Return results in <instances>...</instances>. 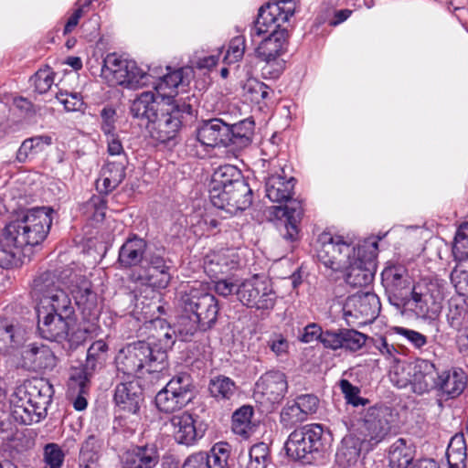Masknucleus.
Here are the masks:
<instances>
[{
  "instance_id": "61",
  "label": "nucleus",
  "mask_w": 468,
  "mask_h": 468,
  "mask_svg": "<svg viewBox=\"0 0 468 468\" xmlns=\"http://www.w3.org/2000/svg\"><path fill=\"white\" fill-rule=\"evenodd\" d=\"M306 420L307 417L301 410L295 400L292 404L287 403L281 412V422L284 426H293Z\"/></svg>"
},
{
  "instance_id": "59",
  "label": "nucleus",
  "mask_w": 468,
  "mask_h": 468,
  "mask_svg": "<svg viewBox=\"0 0 468 468\" xmlns=\"http://www.w3.org/2000/svg\"><path fill=\"white\" fill-rule=\"evenodd\" d=\"M373 346L379 354L389 363L396 364L399 362V351L388 338L383 335H378L372 338Z\"/></svg>"
},
{
  "instance_id": "40",
  "label": "nucleus",
  "mask_w": 468,
  "mask_h": 468,
  "mask_svg": "<svg viewBox=\"0 0 468 468\" xmlns=\"http://www.w3.org/2000/svg\"><path fill=\"white\" fill-rule=\"evenodd\" d=\"M108 345L103 340L93 342L88 348L86 361L82 368L73 374L80 375L83 373L87 378H90L97 368L103 366L108 356Z\"/></svg>"
},
{
  "instance_id": "10",
  "label": "nucleus",
  "mask_w": 468,
  "mask_h": 468,
  "mask_svg": "<svg viewBox=\"0 0 468 468\" xmlns=\"http://www.w3.org/2000/svg\"><path fill=\"white\" fill-rule=\"evenodd\" d=\"M281 22L273 24L268 31L270 35L261 40L256 49L258 58L266 62L262 68L263 75H268L271 79H277L282 74L283 60L280 61L278 58L287 50L288 46L289 32L286 28H281ZM264 35L265 33L261 37ZM250 37L254 41L259 36L254 37L250 36Z\"/></svg>"
},
{
  "instance_id": "9",
  "label": "nucleus",
  "mask_w": 468,
  "mask_h": 468,
  "mask_svg": "<svg viewBox=\"0 0 468 468\" xmlns=\"http://www.w3.org/2000/svg\"><path fill=\"white\" fill-rule=\"evenodd\" d=\"M393 421V410L388 406L375 405L366 411L356 430L366 452L372 451L391 433Z\"/></svg>"
},
{
  "instance_id": "28",
  "label": "nucleus",
  "mask_w": 468,
  "mask_h": 468,
  "mask_svg": "<svg viewBox=\"0 0 468 468\" xmlns=\"http://www.w3.org/2000/svg\"><path fill=\"white\" fill-rule=\"evenodd\" d=\"M128 160L126 156H120L118 159H108L101 170V177L97 181V190L100 193L108 195L116 189L126 176V166Z\"/></svg>"
},
{
  "instance_id": "44",
  "label": "nucleus",
  "mask_w": 468,
  "mask_h": 468,
  "mask_svg": "<svg viewBox=\"0 0 468 468\" xmlns=\"http://www.w3.org/2000/svg\"><path fill=\"white\" fill-rule=\"evenodd\" d=\"M90 378L81 373L80 375L71 374L68 382V393L72 397L73 408L81 411L88 406L86 395L89 393Z\"/></svg>"
},
{
  "instance_id": "36",
  "label": "nucleus",
  "mask_w": 468,
  "mask_h": 468,
  "mask_svg": "<svg viewBox=\"0 0 468 468\" xmlns=\"http://www.w3.org/2000/svg\"><path fill=\"white\" fill-rule=\"evenodd\" d=\"M159 458L157 447L154 444H146L126 452L123 464L126 468H154Z\"/></svg>"
},
{
  "instance_id": "38",
  "label": "nucleus",
  "mask_w": 468,
  "mask_h": 468,
  "mask_svg": "<svg viewBox=\"0 0 468 468\" xmlns=\"http://www.w3.org/2000/svg\"><path fill=\"white\" fill-rule=\"evenodd\" d=\"M363 450L365 451L364 441L357 434L346 435L337 449L336 462L343 468L354 465L359 460Z\"/></svg>"
},
{
  "instance_id": "49",
  "label": "nucleus",
  "mask_w": 468,
  "mask_h": 468,
  "mask_svg": "<svg viewBox=\"0 0 468 468\" xmlns=\"http://www.w3.org/2000/svg\"><path fill=\"white\" fill-rule=\"evenodd\" d=\"M453 256L457 263L452 271V280H457L456 289L468 296V250H460L459 255L453 253Z\"/></svg>"
},
{
  "instance_id": "33",
  "label": "nucleus",
  "mask_w": 468,
  "mask_h": 468,
  "mask_svg": "<svg viewBox=\"0 0 468 468\" xmlns=\"http://www.w3.org/2000/svg\"><path fill=\"white\" fill-rule=\"evenodd\" d=\"M435 364L427 359H417L412 375V386L415 392L423 394L435 390L440 377Z\"/></svg>"
},
{
  "instance_id": "1",
  "label": "nucleus",
  "mask_w": 468,
  "mask_h": 468,
  "mask_svg": "<svg viewBox=\"0 0 468 468\" xmlns=\"http://www.w3.org/2000/svg\"><path fill=\"white\" fill-rule=\"evenodd\" d=\"M296 180L293 176H284L280 174L271 175L265 182L266 197L274 203L289 202L282 206H273L270 208L273 218L283 222L284 231L282 235L284 239L293 242L298 239V225L303 215L302 202L292 199L294 194Z\"/></svg>"
},
{
  "instance_id": "15",
  "label": "nucleus",
  "mask_w": 468,
  "mask_h": 468,
  "mask_svg": "<svg viewBox=\"0 0 468 468\" xmlns=\"http://www.w3.org/2000/svg\"><path fill=\"white\" fill-rule=\"evenodd\" d=\"M144 401V391L135 379L123 378L115 385L113 402L120 420L131 417L132 424H138L140 410Z\"/></svg>"
},
{
  "instance_id": "46",
  "label": "nucleus",
  "mask_w": 468,
  "mask_h": 468,
  "mask_svg": "<svg viewBox=\"0 0 468 468\" xmlns=\"http://www.w3.org/2000/svg\"><path fill=\"white\" fill-rule=\"evenodd\" d=\"M208 391L217 401H226L234 397L237 386L230 378L218 375L210 379Z\"/></svg>"
},
{
  "instance_id": "22",
  "label": "nucleus",
  "mask_w": 468,
  "mask_h": 468,
  "mask_svg": "<svg viewBox=\"0 0 468 468\" xmlns=\"http://www.w3.org/2000/svg\"><path fill=\"white\" fill-rule=\"evenodd\" d=\"M293 0H277V3L267 4L259 9V14L250 28L252 37L268 32L274 23L288 22L294 14Z\"/></svg>"
},
{
  "instance_id": "3",
  "label": "nucleus",
  "mask_w": 468,
  "mask_h": 468,
  "mask_svg": "<svg viewBox=\"0 0 468 468\" xmlns=\"http://www.w3.org/2000/svg\"><path fill=\"white\" fill-rule=\"evenodd\" d=\"M52 386L43 380L27 381L15 392L14 417L24 425L37 423L47 416Z\"/></svg>"
},
{
  "instance_id": "11",
  "label": "nucleus",
  "mask_w": 468,
  "mask_h": 468,
  "mask_svg": "<svg viewBox=\"0 0 468 468\" xmlns=\"http://www.w3.org/2000/svg\"><path fill=\"white\" fill-rule=\"evenodd\" d=\"M178 306L180 310L192 314L201 323L205 332L212 328L218 321V301L202 287L191 286L181 293Z\"/></svg>"
},
{
  "instance_id": "48",
  "label": "nucleus",
  "mask_w": 468,
  "mask_h": 468,
  "mask_svg": "<svg viewBox=\"0 0 468 468\" xmlns=\"http://www.w3.org/2000/svg\"><path fill=\"white\" fill-rule=\"evenodd\" d=\"M52 144V137L48 134L37 135L23 141L16 153V160L25 163L29 154L44 151L46 146Z\"/></svg>"
},
{
  "instance_id": "39",
  "label": "nucleus",
  "mask_w": 468,
  "mask_h": 468,
  "mask_svg": "<svg viewBox=\"0 0 468 468\" xmlns=\"http://www.w3.org/2000/svg\"><path fill=\"white\" fill-rule=\"evenodd\" d=\"M254 128L255 122L250 118L229 124L228 137L229 140L227 142V147L241 150L249 146L252 143Z\"/></svg>"
},
{
  "instance_id": "21",
  "label": "nucleus",
  "mask_w": 468,
  "mask_h": 468,
  "mask_svg": "<svg viewBox=\"0 0 468 468\" xmlns=\"http://www.w3.org/2000/svg\"><path fill=\"white\" fill-rule=\"evenodd\" d=\"M381 283L391 304L400 307L412 288L407 268L399 262L388 261L381 272Z\"/></svg>"
},
{
  "instance_id": "45",
  "label": "nucleus",
  "mask_w": 468,
  "mask_h": 468,
  "mask_svg": "<svg viewBox=\"0 0 468 468\" xmlns=\"http://www.w3.org/2000/svg\"><path fill=\"white\" fill-rule=\"evenodd\" d=\"M183 69H178L167 72L165 75L159 77L157 82L152 81L154 77L151 75L150 83L153 85L156 92L165 99H170L176 93V89L184 83Z\"/></svg>"
},
{
  "instance_id": "25",
  "label": "nucleus",
  "mask_w": 468,
  "mask_h": 468,
  "mask_svg": "<svg viewBox=\"0 0 468 468\" xmlns=\"http://www.w3.org/2000/svg\"><path fill=\"white\" fill-rule=\"evenodd\" d=\"M197 142L207 149L227 147L229 123L219 118L202 121L196 129Z\"/></svg>"
},
{
  "instance_id": "50",
  "label": "nucleus",
  "mask_w": 468,
  "mask_h": 468,
  "mask_svg": "<svg viewBox=\"0 0 468 468\" xmlns=\"http://www.w3.org/2000/svg\"><path fill=\"white\" fill-rule=\"evenodd\" d=\"M230 453L231 446L226 441H218L205 452V459L209 468H230Z\"/></svg>"
},
{
  "instance_id": "58",
  "label": "nucleus",
  "mask_w": 468,
  "mask_h": 468,
  "mask_svg": "<svg viewBox=\"0 0 468 468\" xmlns=\"http://www.w3.org/2000/svg\"><path fill=\"white\" fill-rule=\"evenodd\" d=\"M65 456L62 447L58 443H47L43 448V468H61Z\"/></svg>"
},
{
  "instance_id": "37",
  "label": "nucleus",
  "mask_w": 468,
  "mask_h": 468,
  "mask_svg": "<svg viewBox=\"0 0 468 468\" xmlns=\"http://www.w3.org/2000/svg\"><path fill=\"white\" fill-rule=\"evenodd\" d=\"M149 328L150 330L153 328L155 333H152L148 336L146 343L151 344L154 353L163 352L165 360L167 350L172 348L175 344L174 335L176 330H172L164 319L159 318L151 321Z\"/></svg>"
},
{
  "instance_id": "6",
  "label": "nucleus",
  "mask_w": 468,
  "mask_h": 468,
  "mask_svg": "<svg viewBox=\"0 0 468 468\" xmlns=\"http://www.w3.org/2000/svg\"><path fill=\"white\" fill-rule=\"evenodd\" d=\"M443 299L442 288L437 282L421 280L413 284L400 306L419 318L433 320L441 312Z\"/></svg>"
},
{
  "instance_id": "35",
  "label": "nucleus",
  "mask_w": 468,
  "mask_h": 468,
  "mask_svg": "<svg viewBox=\"0 0 468 468\" xmlns=\"http://www.w3.org/2000/svg\"><path fill=\"white\" fill-rule=\"evenodd\" d=\"M23 357L28 367L36 372L50 371L57 364L54 353L45 345H31L25 351Z\"/></svg>"
},
{
  "instance_id": "7",
  "label": "nucleus",
  "mask_w": 468,
  "mask_h": 468,
  "mask_svg": "<svg viewBox=\"0 0 468 468\" xmlns=\"http://www.w3.org/2000/svg\"><path fill=\"white\" fill-rule=\"evenodd\" d=\"M101 77L110 86L138 89L150 83L151 74L140 69L134 60L122 58L116 53L108 54L101 66Z\"/></svg>"
},
{
  "instance_id": "16",
  "label": "nucleus",
  "mask_w": 468,
  "mask_h": 468,
  "mask_svg": "<svg viewBox=\"0 0 468 468\" xmlns=\"http://www.w3.org/2000/svg\"><path fill=\"white\" fill-rule=\"evenodd\" d=\"M37 313V330L42 338L51 342L62 343L69 341L71 344L79 345L86 339L90 331L86 328L79 329L77 332L69 334L74 319H64L54 314L46 313V311Z\"/></svg>"
},
{
  "instance_id": "47",
  "label": "nucleus",
  "mask_w": 468,
  "mask_h": 468,
  "mask_svg": "<svg viewBox=\"0 0 468 468\" xmlns=\"http://www.w3.org/2000/svg\"><path fill=\"white\" fill-rule=\"evenodd\" d=\"M24 247L18 246L16 242L5 240V228L3 230L0 240V267L3 269H13L21 265V250Z\"/></svg>"
},
{
  "instance_id": "24",
  "label": "nucleus",
  "mask_w": 468,
  "mask_h": 468,
  "mask_svg": "<svg viewBox=\"0 0 468 468\" xmlns=\"http://www.w3.org/2000/svg\"><path fill=\"white\" fill-rule=\"evenodd\" d=\"M252 190L243 178L219 196L218 204H212L214 207L224 209L229 214H236L250 207L252 204Z\"/></svg>"
},
{
  "instance_id": "32",
  "label": "nucleus",
  "mask_w": 468,
  "mask_h": 468,
  "mask_svg": "<svg viewBox=\"0 0 468 468\" xmlns=\"http://www.w3.org/2000/svg\"><path fill=\"white\" fill-rule=\"evenodd\" d=\"M239 256L229 250L213 251L207 254L204 260L205 272L212 279H218L219 275H226L239 267Z\"/></svg>"
},
{
  "instance_id": "51",
  "label": "nucleus",
  "mask_w": 468,
  "mask_h": 468,
  "mask_svg": "<svg viewBox=\"0 0 468 468\" xmlns=\"http://www.w3.org/2000/svg\"><path fill=\"white\" fill-rule=\"evenodd\" d=\"M100 448V441L96 436L90 435L80 451V468H98Z\"/></svg>"
},
{
  "instance_id": "14",
  "label": "nucleus",
  "mask_w": 468,
  "mask_h": 468,
  "mask_svg": "<svg viewBox=\"0 0 468 468\" xmlns=\"http://www.w3.org/2000/svg\"><path fill=\"white\" fill-rule=\"evenodd\" d=\"M324 428L321 424L312 423L294 430L284 444L286 454L295 461H309L314 452L323 451L324 447Z\"/></svg>"
},
{
  "instance_id": "13",
  "label": "nucleus",
  "mask_w": 468,
  "mask_h": 468,
  "mask_svg": "<svg viewBox=\"0 0 468 468\" xmlns=\"http://www.w3.org/2000/svg\"><path fill=\"white\" fill-rule=\"evenodd\" d=\"M378 241L358 245L355 254L343 269L346 270V282L352 287H366L371 283L377 269Z\"/></svg>"
},
{
  "instance_id": "23",
  "label": "nucleus",
  "mask_w": 468,
  "mask_h": 468,
  "mask_svg": "<svg viewBox=\"0 0 468 468\" xmlns=\"http://www.w3.org/2000/svg\"><path fill=\"white\" fill-rule=\"evenodd\" d=\"M381 303L378 296L373 292H357L348 296L345 303L346 314L356 319H362L363 323L373 322L379 314Z\"/></svg>"
},
{
  "instance_id": "27",
  "label": "nucleus",
  "mask_w": 468,
  "mask_h": 468,
  "mask_svg": "<svg viewBox=\"0 0 468 468\" xmlns=\"http://www.w3.org/2000/svg\"><path fill=\"white\" fill-rule=\"evenodd\" d=\"M468 378L460 367L441 370L435 391L444 399L459 397L466 388Z\"/></svg>"
},
{
  "instance_id": "63",
  "label": "nucleus",
  "mask_w": 468,
  "mask_h": 468,
  "mask_svg": "<svg viewBox=\"0 0 468 468\" xmlns=\"http://www.w3.org/2000/svg\"><path fill=\"white\" fill-rule=\"evenodd\" d=\"M332 334V330H323L321 326L316 324H310L304 327V332L301 336V341L303 343H310L314 340H319L324 348L328 349L326 335Z\"/></svg>"
},
{
  "instance_id": "57",
  "label": "nucleus",
  "mask_w": 468,
  "mask_h": 468,
  "mask_svg": "<svg viewBox=\"0 0 468 468\" xmlns=\"http://www.w3.org/2000/svg\"><path fill=\"white\" fill-rule=\"evenodd\" d=\"M222 225V219L212 213H206L197 221V224L194 226V232L200 236L215 235L221 231Z\"/></svg>"
},
{
  "instance_id": "43",
  "label": "nucleus",
  "mask_w": 468,
  "mask_h": 468,
  "mask_svg": "<svg viewBox=\"0 0 468 468\" xmlns=\"http://www.w3.org/2000/svg\"><path fill=\"white\" fill-rule=\"evenodd\" d=\"M415 451L403 438L396 440L388 449V465L390 468H408L412 463Z\"/></svg>"
},
{
  "instance_id": "12",
  "label": "nucleus",
  "mask_w": 468,
  "mask_h": 468,
  "mask_svg": "<svg viewBox=\"0 0 468 468\" xmlns=\"http://www.w3.org/2000/svg\"><path fill=\"white\" fill-rule=\"evenodd\" d=\"M192 114L191 104L169 99L148 125L152 138L162 144L175 139L182 127L184 116Z\"/></svg>"
},
{
  "instance_id": "19",
  "label": "nucleus",
  "mask_w": 468,
  "mask_h": 468,
  "mask_svg": "<svg viewBox=\"0 0 468 468\" xmlns=\"http://www.w3.org/2000/svg\"><path fill=\"white\" fill-rule=\"evenodd\" d=\"M236 294L248 308L269 310L274 307L276 302V293L270 282L259 279L257 275L239 283Z\"/></svg>"
},
{
  "instance_id": "31",
  "label": "nucleus",
  "mask_w": 468,
  "mask_h": 468,
  "mask_svg": "<svg viewBox=\"0 0 468 468\" xmlns=\"http://www.w3.org/2000/svg\"><path fill=\"white\" fill-rule=\"evenodd\" d=\"M243 178L241 171L235 165H224L218 166L214 171L210 182L209 198L211 203L218 204L219 196Z\"/></svg>"
},
{
  "instance_id": "26",
  "label": "nucleus",
  "mask_w": 468,
  "mask_h": 468,
  "mask_svg": "<svg viewBox=\"0 0 468 468\" xmlns=\"http://www.w3.org/2000/svg\"><path fill=\"white\" fill-rule=\"evenodd\" d=\"M147 241L136 234H131L120 247L116 263L122 270L138 267L146 259Z\"/></svg>"
},
{
  "instance_id": "20",
  "label": "nucleus",
  "mask_w": 468,
  "mask_h": 468,
  "mask_svg": "<svg viewBox=\"0 0 468 468\" xmlns=\"http://www.w3.org/2000/svg\"><path fill=\"white\" fill-rule=\"evenodd\" d=\"M287 390L285 374L279 370H271L264 373L256 382L254 398L267 410H272L282 401Z\"/></svg>"
},
{
  "instance_id": "5",
  "label": "nucleus",
  "mask_w": 468,
  "mask_h": 468,
  "mask_svg": "<svg viewBox=\"0 0 468 468\" xmlns=\"http://www.w3.org/2000/svg\"><path fill=\"white\" fill-rule=\"evenodd\" d=\"M32 291L38 301L37 312L44 310L64 319H74L75 309L70 297L55 284L50 272H44L35 278Z\"/></svg>"
},
{
  "instance_id": "2",
  "label": "nucleus",
  "mask_w": 468,
  "mask_h": 468,
  "mask_svg": "<svg viewBox=\"0 0 468 468\" xmlns=\"http://www.w3.org/2000/svg\"><path fill=\"white\" fill-rule=\"evenodd\" d=\"M54 209L50 207H36L26 211L20 219L5 225V240L16 242L22 247L41 244L49 233Z\"/></svg>"
},
{
  "instance_id": "64",
  "label": "nucleus",
  "mask_w": 468,
  "mask_h": 468,
  "mask_svg": "<svg viewBox=\"0 0 468 468\" xmlns=\"http://www.w3.org/2000/svg\"><path fill=\"white\" fill-rule=\"evenodd\" d=\"M339 386L348 403L356 407L366 404L367 400L359 396L360 389L350 381L341 379Z\"/></svg>"
},
{
  "instance_id": "56",
  "label": "nucleus",
  "mask_w": 468,
  "mask_h": 468,
  "mask_svg": "<svg viewBox=\"0 0 468 468\" xmlns=\"http://www.w3.org/2000/svg\"><path fill=\"white\" fill-rule=\"evenodd\" d=\"M270 463V449L266 443L259 442L251 446L249 452L247 468H267Z\"/></svg>"
},
{
  "instance_id": "54",
  "label": "nucleus",
  "mask_w": 468,
  "mask_h": 468,
  "mask_svg": "<svg viewBox=\"0 0 468 468\" xmlns=\"http://www.w3.org/2000/svg\"><path fill=\"white\" fill-rule=\"evenodd\" d=\"M446 456L449 466L466 467V446L463 437H453L448 445Z\"/></svg>"
},
{
  "instance_id": "18",
  "label": "nucleus",
  "mask_w": 468,
  "mask_h": 468,
  "mask_svg": "<svg viewBox=\"0 0 468 468\" xmlns=\"http://www.w3.org/2000/svg\"><path fill=\"white\" fill-rule=\"evenodd\" d=\"M146 261L150 270L144 273L133 271L129 280L142 285H149L157 289L166 288L171 281V261L165 258V249L150 250L146 254Z\"/></svg>"
},
{
  "instance_id": "53",
  "label": "nucleus",
  "mask_w": 468,
  "mask_h": 468,
  "mask_svg": "<svg viewBox=\"0 0 468 468\" xmlns=\"http://www.w3.org/2000/svg\"><path fill=\"white\" fill-rule=\"evenodd\" d=\"M71 292L78 306L90 310L96 305V293L92 292L91 283L86 278H81Z\"/></svg>"
},
{
  "instance_id": "34",
  "label": "nucleus",
  "mask_w": 468,
  "mask_h": 468,
  "mask_svg": "<svg viewBox=\"0 0 468 468\" xmlns=\"http://www.w3.org/2000/svg\"><path fill=\"white\" fill-rule=\"evenodd\" d=\"M170 421L175 440L180 444L193 445L204 436V430L196 426L193 416L187 412L174 415Z\"/></svg>"
},
{
  "instance_id": "17",
  "label": "nucleus",
  "mask_w": 468,
  "mask_h": 468,
  "mask_svg": "<svg viewBox=\"0 0 468 468\" xmlns=\"http://www.w3.org/2000/svg\"><path fill=\"white\" fill-rule=\"evenodd\" d=\"M192 399L191 380L187 374L174 377L155 396L156 408L165 413L182 410Z\"/></svg>"
},
{
  "instance_id": "30",
  "label": "nucleus",
  "mask_w": 468,
  "mask_h": 468,
  "mask_svg": "<svg viewBox=\"0 0 468 468\" xmlns=\"http://www.w3.org/2000/svg\"><path fill=\"white\" fill-rule=\"evenodd\" d=\"M367 335L355 329L340 328L332 330V334L326 335L328 349L355 353L360 350L367 343Z\"/></svg>"
},
{
  "instance_id": "41",
  "label": "nucleus",
  "mask_w": 468,
  "mask_h": 468,
  "mask_svg": "<svg viewBox=\"0 0 468 468\" xmlns=\"http://www.w3.org/2000/svg\"><path fill=\"white\" fill-rule=\"evenodd\" d=\"M446 317L451 328L458 332L468 328V303L463 294L449 300Z\"/></svg>"
},
{
  "instance_id": "52",
  "label": "nucleus",
  "mask_w": 468,
  "mask_h": 468,
  "mask_svg": "<svg viewBox=\"0 0 468 468\" xmlns=\"http://www.w3.org/2000/svg\"><path fill=\"white\" fill-rule=\"evenodd\" d=\"M180 311L176 330L183 341H190L198 331H203L201 323L197 322V319L192 314L184 312V310Z\"/></svg>"
},
{
  "instance_id": "29",
  "label": "nucleus",
  "mask_w": 468,
  "mask_h": 468,
  "mask_svg": "<svg viewBox=\"0 0 468 468\" xmlns=\"http://www.w3.org/2000/svg\"><path fill=\"white\" fill-rule=\"evenodd\" d=\"M168 100L156 96L153 91H143L132 101L130 113L133 118L146 120L150 124Z\"/></svg>"
},
{
  "instance_id": "60",
  "label": "nucleus",
  "mask_w": 468,
  "mask_h": 468,
  "mask_svg": "<svg viewBox=\"0 0 468 468\" xmlns=\"http://www.w3.org/2000/svg\"><path fill=\"white\" fill-rule=\"evenodd\" d=\"M54 71L48 66L39 69L31 78L36 90L40 93H46L54 83Z\"/></svg>"
},
{
  "instance_id": "55",
  "label": "nucleus",
  "mask_w": 468,
  "mask_h": 468,
  "mask_svg": "<svg viewBox=\"0 0 468 468\" xmlns=\"http://www.w3.org/2000/svg\"><path fill=\"white\" fill-rule=\"evenodd\" d=\"M253 409L250 406H242L232 415L231 428L238 435H247L250 428Z\"/></svg>"
},
{
  "instance_id": "62",
  "label": "nucleus",
  "mask_w": 468,
  "mask_h": 468,
  "mask_svg": "<svg viewBox=\"0 0 468 468\" xmlns=\"http://www.w3.org/2000/svg\"><path fill=\"white\" fill-rule=\"evenodd\" d=\"M245 47V38L243 36H237L233 37L229 44L224 60L228 64L239 61L244 56Z\"/></svg>"
},
{
  "instance_id": "8",
  "label": "nucleus",
  "mask_w": 468,
  "mask_h": 468,
  "mask_svg": "<svg viewBox=\"0 0 468 468\" xmlns=\"http://www.w3.org/2000/svg\"><path fill=\"white\" fill-rule=\"evenodd\" d=\"M353 240L342 235L333 234L329 230L320 233L314 244L318 261L329 270L338 271L349 262V258L356 253Z\"/></svg>"
},
{
  "instance_id": "42",
  "label": "nucleus",
  "mask_w": 468,
  "mask_h": 468,
  "mask_svg": "<svg viewBox=\"0 0 468 468\" xmlns=\"http://www.w3.org/2000/svg\"><path fill=\"white\" fill-rule=\"evenodd\" d=\"M23 341L20 329L8 319L0 318V356L11 354Z\"/></svg>"
},
{
  "instance_id": "4",
  "label": "nucleus",
  "mask_w": 468,
  "mask_h": 468,
  "mask_svg": "<svg viewBox=\"0 0 468 468\" xmlns=\"http://www.w3.org/2000/svg\"><path fill=\"white\" fill-rule=\"evenodd\" d=\"M118 374L123 378L134 379V376L144 368L148 372L162 371L165 368L163 352L154 353L151 344L138 341L121 349L115 358Z\"/></svg>"
}]
</instances>
